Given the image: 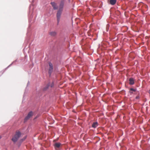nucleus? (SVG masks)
Returning <instances> with one entry per match:
<instances>
[{
  "instance_id": "nucleus-1",
  "label": "nucleus",
  "mask_w": 150,
  "mask_h": 150,
  "mask_svg": "<svg viewBox=\"0 0 150 150\" xmlns=\"http://www.w3.org/2000/svg\"><path fill=\"white\" fill-rule=\"evenodd\" d=\"M21 134L20 132H17L15 135L12 139V141L14 142H16L18 139L21 136Z\"/></svg>"
},
{
  "instance_id": "nucleus-2",
  "label": "nucleus",
  "mask_w": 150,
  "mask_h": 150,
  "mask_svg": "<svg viewBox=\"0 0 150 150\" xmlns=\"http://www.w3.org/2000/svg\"><path fill=\"white\" fill-rule=\"evenodd\" d=\"M64 4V0H61L58 8V11L62 12Z\"/></svg>"
},
{
  "instance_id": "nucleus-3",
  "label": "nucleus",
  "mask_w": 150,
  "mask_h": 150,
  "mask_svg": "<svg viewBox=\"0 0 150 150\" xmlns=\"http://www.w3.org/2000/svg\"><path fill=\"white\" fill-rule=\"evenodd\" d=\"M62 11H57V24H58L60 21V18L61 17V15L62 13Z\"/></svg>"
},
{
  "instance_id": "nucleus-4",
  "label": "nucleus",
  "mask_w": 150,
  "mask_h": 150,
  "mask_svg": "<svg viewBox=\"0 0 150 150\" xmlns=\"http://www.w3.org/2000/svg\"><path fill=\"white\" fill-rule=\"evenodd\" d=\"M33 115V112L32 111L30 112L28 114L24 119V122H26L30 117H31Z\"/></svg>"
},
{
  "instance_id": "nucleus-5",
  "label": "nucleus",
  "mask_w": 150,
  "mask_h": 150,
  "mask_svg": "<svg viewBox=\"0 0 150 150\" xmlns=\"http://www.w3.org/2000/svg\"><path fill=\"white\" fill-rule=\"evenodd\" d=\"M49 73L51 74V73L52 72L53 70V65L52 63L50 62H49Z\"/></svg>"
},
{
  "instance_id": "nucleus-6",
  "label": "nucleus",
  "mask_w": 150,
  "mask_h": 150,
  "mask_svg": "<svg viewBox=\"0 0 150 150\" xmlns=\"http://www.w3.org/2000/svg\"><path fill=\"white\" fill-rule=\"evenodd\" d=\"M51 4L53 7L54 10H57L58 9V7L57 5V4L54 2L51 3Z\"/></svg>"
},
{
  "instance_id": "nucleus-7",
  "label": "nucleus",
  "mask_w": 150,
  "mask_h": 150,
  "mask_svg": "<svg viewBox=\"0 0 150 150\" xmlns=\"http://www.w3.org/2000/svg\"><path fill=\"white\" fill-rule=\"evenodd\" d=\"M61 145V144L60 143H55L54 145V148L55 149L59 148Z\"/></svg>"
},
{
  "instance_id": "nucleus-8",
  "label": "nucleus",
  "mask_w": 150,
  "mask_h": 150,
  "mask_svg": "<svg viewBox=\"0 0 150 150\" xmlns=\"http://www.w3.org/2000/svg\"><path fill=\"white\" fill-rule=\"evenodd\" d=\"M129 83L131 85H133L134 83V79L132 78H131L129 79Z\"/></svg>"
},
{
  "instance_id": "nucleus-9",
  "label": "nucleus",
  "mask_w": 150,
  "mask_h": 150,
  "mask_svg": "<svg viewBox=\"0 0 150 150\" xmlns=\"http://www.w3.org/2000/svg\"><path fill=\"white\" fill-rule=\"evenodd\" d=\"M98 125V123L97 122H93L92 125V127L93 128H95Z\"/></svg>"
},
{
  "instance_id": "nucleus-10",
  "label": "nucleus",
  "mask_w": 150,
  "mask_h": 150,
  "mask_svg": "<svg viewBox=\"0 0 150 150\" xmlns=\"http://www.w3.org/2000/svg\"><path fill=\"white\" fill-rule=\"evenodd\" d=\"M116 0H110V3L112 5H114L116 3Z\"/></svg>"
},
{
  "instance_id": "nucleus-11",
  "label": "nucleus",
  "mask_w": 150,
  "mask_h": 150,
  "mask_svg": "<svg viewBox=\"0 0 150 150\" xmlns=\"http://www.w3.org/2000/svg\"><path fill=\"white\" fill-rule=\"evenodd\" d=\"M50 34L52 36H54L56 35L57 33L55 31H52L50 33Z\"/></svg>"
},
{
  "instance_id": "nucleus-12",
  "label": "nucleus",
  "mask_w": 150,
  "mask_h": 150,
  "mask_svg": "<svg viewBox=\"0 0 150 150\" xmlns=\"http://www.w3.org/2000/svg\"><path fill=\"white\" fill-rule=\"evenodd\" d=\"M50 83H48L46 86L43 88V90L45 91L48 88V87L50 86Z\"/></svg>"
},
{
  "instance_id": "nucleus-13",
  "label": "nucleus",
  "mask_w": 150,
  "mask_h": 150,
  "mask_svg": "<svg viewBox=\"0 0 150 150\" xmlns=\"http://www.w3.org/2000/svg\"><path fill=\"white\" fill-rule=\"evenodd\" d=\"M130 90L132 91H133L134 92H135L136 91V89H134L133 88H131L130 89Z\"/></svg>"
},
{
  "instance_id": "nucleus-14",
  "label": "nucleus",
  "mask_w": 150,
  "mask_h": 150,
  "mask_svg": "<svg viewBox=\"0 0 150 150\" xmlns=\"http://www.w3.org/2000/svg\"><path fill=\"white\" fill-rule=\"evenodd\" d=\"M26 137L25 136V137H24V138L22 139V141H21V142H22L23 140H25V139H26Z\"/></svg>"
},
{
  "instance_id": "nucleus-15",
  "label": "nucleus",
  "mask_w": 150,
  "mask_h": 150,
  "mask_svg": "<svg viewBox=\"0 0 150 150\" xmlns=\"http://www.w3.org/2000/svg\"><path fill=\"white\" fill-rule=\"evenodd\" d=\"M136 99H138L139 98V96H138L136 97Z\"/></svg>"
},
{
  "instance_id": "nucleus-16",
  "label": "nucleus",
  "mask_w": 150,
  "mask_h": 150,
  "mask_svg": "<svg viewBox=\"0 0 150 150\" xmlns=\"http://www.w3.org/2000/svg\"><path fill=\"white\" fill-rule=\"evenodd\" d=\"M133 91H131L130 90H129V92L130 93H131V94H132L133 93Z\"/></svg>"
},
{
  "instance_id": "nucleus-17",
  "label": "nucleus",
  "mask_w": 150,
  "mask_h": 150,
  "mask_svg": "<svg viewBox=\"0 0 150 150\" xmlns=\"http://www.w3.org/2000/svg\"><path fill=\"white\" fill-rule=\"evenodd\" d=\"M53 86H54L53 83H52L51 85V87H53Z\"/></svg>"
},
{
  "instance_id": "nucleus-18",
  "label": "nucleus",
  "mask_w": 150,
  "mask_h": 150,
  "mask_svg": "<svg viewBox=\"0 0 150 150\" xmlns=\"http://www.w3.org/2000/svg\"><path fill=\"white\" fill-rule=\"evenodd\" d=\"M148 92L150 94V89L149 91Z\"/></svg>"
}]
</instances>
